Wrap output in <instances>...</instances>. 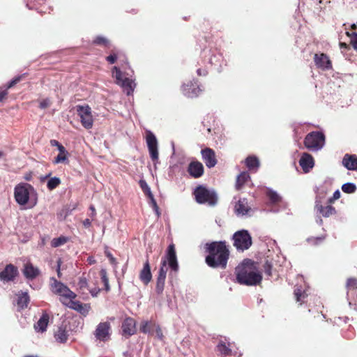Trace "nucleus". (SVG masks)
Listing matches in <instances>:
<instances>
[{
  "label": "nucleus",
  "instance_id": "17",
  "mask_svg": "<svg viewBox=\"0 0 357 357\" xmlns=\"http://www.w3.org/2000/svg\"><path fill=\"white\" fill-rule=\"evenodd\" d=\"M18 274L16 266L10 264L0 273V280L4 282L13 281Z\"/></svg>",
  "mask_w": 357,
  "mask_h": 357
},
{
  "label": "nucleus",
  "instance_id": "52",
  "mask_svg": "<svg viewBox=\"0 0 357 357\" xmlns=\"http://www.w3.org/2000/svg\"><path fill=\"white\" fill-rule=\"evenodd\" d=\"M154 329L155 331L156 336L158 337V338L161 340H163L164 335H163L162 329L160 327V326L155 324V326Z\"/></svg>",
  "mask_w": 357,
  "mask_h": 357
},
{
  "label": "nucleus",
  "instance_id": "44",
  "mask_svg": "<svg viewBox=\"0 0 357 357\" xmlns=\"http://www.w3.org/2000/svg\"><path fill=\"white\" fill-rule=\"evenodd\" d=\"M100 275L101 277L102 282H103L104 286H105V288H104L105 290L106 291H109L110 289V287H109V279L107 277V273L106 270L102 269L100 271Z\"/></svg>",
  "mask_w": 357,
  "mask_h": 357
},
{
  "label": "nucleus",
  "instance_id": "32",
  "mask_svg": "<svg viewBox=\"0 0 357 357\" xmlns=\"http://www.w3.org/2000/svg\"><path fill=\"white\" fill-rule=\"evenodd\" d=\"M51 173L46 175L43 180L50 178L47 183V188L49 190H53L56 188L61 183V179L59 177H50Z\"/></svg>",
  "mask_w": 357,
  "mask_h": 357
},
{
  "label": "nucleus",
  "instance_id": "23",
  "mask_svg": "<svg viewBox=\"0 0 357 357\" xmlns=\"http://www.w3.org/2000/svg\"><path fill=\"white\" fill-rule=\"evenodd\" d=\"M105 59L110 64L115 63L118 59L125 63H128V59L124 53L116 48L111 50L109 55Z\"/></svg>",
  "mask_w": 357,
  "mask_h": 357
},
{
  "label": "nucleus",
  "instance_id": "35",
  "mask_svg": "<svg viewBox=\"0 0 357 357\" xmlns=\"http://www.w3.org/2000/svg\"><path fill=\"white\" fill-rule=\"evenodd\" d=\"M266 195L269 202L273 204H278L282 202V197L274 190L268 189Z\"/></svg>",
  "mask_w": 357,
  "mask_h": 357
},
{
  "label": "nucleus",
  "instance_id": "3",
  "mask_svg": "<svg viewBox=\"0 0 357 357\" xmlns=\"http://www.w3.org/2000/svg\"><path fill=\"white\" fill-rule=\"evenodd\" d=\"M14 198L19 205L30 204L29 208H32L37 204L38 195L31 184L20 183L14 188Z\"/></svg>",
  "mask_w": 357,
  "mask_h": 357
},
{
  "label": "nucleus",
  "instance_id": "6",
  "mask_svg": "<svg viewBox=\"0 0 357 357\" xmlns=\"http://www.w3.org/2000/svg\"><path fill=\"white\" fill-rule=\"evenodd\" d=\"M303 143L308 150H320L325 144V135L319 131L310 132L305 136Z\"/></svg>",
  "mask_w": 357,
  "mask_h": 357
},
{
  "label": "nucleus",
  "instance_id": "64",
  "mask_svg": "<svg viewBox=\"0 0 357 357\" xmlns=\"http://www.w3.org/2000/svg\"><path fill=\"white\" fill-rule=\"evenodd\" d=\"M107 256L109 257L111 261L113 262L115 261V259L112 257V255L110 253L107 254Z\"/></svg>",
  "mask_w": 357,
  "mask_h": 357
},
{
  "label": "nucleus",
  "instance_id": "24",
  "mask_svg": "<svg viewBox=\"0 0 357 357\" xmlns=\"http://www.w3.org/2000/svg\"><path fill=\"white\" fill-rule=\"evenodd\" d=\"M314 208L324 218H328L336 213L335 207L332 206L331 205L324 206L321 204L320 201H316Z\"/></svg>",
  "mask_w": 357,
  "mask_h": 357
},
{
  "label": "nucleus",
  "instance_id": "19",
  "mask_svg": "<svg viewBox=\"0 0 357 357\" xmlns=\"http://www.w3.org/2000/svg\"><path fill=\"white\" fill-rule=\"evenodd\" d=\"M111 326L109 322L100 323L96 329L95 336L98 340L105 341L109 336Z\"/></svg>",
  "mask_w": 357,
  "mask_h": 357
},
{
  "label": "nucleus",
  "instance_id": "5",
  "mask_svg": "<svg viewBox=\"0 0 357 357\" xmlns=\"http://www.w3.org/2000/svg\"><path fill=\"white\" fill-rule=\"evenodd\" d=\"M50 288L52 293L60 296V301L62 303L63 301L77 297V294L71 291L67 285L54 277L50 278Z\"/></svg>",
  "mask_w": 357,
  "mask_h": 357
},
{
  "label": "nucleus",
  "instance_id": "57",
  "mask_svg": "<svg viewBox=\"0 0 357 357\" xmlns=\"http://www.w3.org/2000/svg\"><path fill=\"white\" fill-rule=\"evenodd\" d=\"M83 225H84L86 228L89 227L91 225V220H90V219H89V218L85 219V220L83 221Z\"/></svg>",
  "mask_w": 357,
  "mask_h": 357
},
{
  "label": "nucleus",
  "instance_id": "50",
  "mask_svg": "<svg viewBox=\"0 0 357 357\" xmlns=\"http://www.w3.org/2000/svg\"><path fill=\"white\" fill-rule=\"evenodd\" d=\"M264 267V273L268 275V276H271L272 275V273H271V270H272V264L271 262L266 261L265 262V264H264L263 266Z\"/></svg>",
  "mask_w": 357,
  "mask_h": 357
},
{
  "label": "nucleus",
  "instance_id": "1",
  "mask_svg": "<svg viewBox=\"0 0 357 357\" xmlns=\"http://www.w3.org/2000/svg\"><path fill=\"white\" fill-rule=\"evenodd\" d=\"M206 251L208 255L206 257V264L213 268L227 267L229 257V250L225 241H213L206 245Z\"/></svg>",
  "mask_w": 357,
  "mask_h": 357
},
{
  "label": "nucleus",
  "instance_id": "20",
  "mask_svg": "<svg viewBox=\"0 0 357 357\" xmlns=\"http://www.w3.org/2000/svg\"><path fill=\"white\" fill-rule=\"evenodd\" d=\"M188 172L192 178H199L204 174V166L199 161H192L188 167Z\"/></svg>",
  "mask_w": 357,
  "mask_h": 357
},
{
  "label": "nucleus",
  "instance_id": "37",
  "mask_svg": "<svg viewBox=\"0 0 357 357\" xmlns=\"http://www.w3.org/2000/svg\"><path fill=\"white\" fill-rule=\"evenodd\" d=\"M92 43L93 45H99V46H101L103 47H109V46H110L109 40L107 38L102 36H96L93 39Z\"/></svg>",
  "mask_w": 357,
  "mask_h": 357
},
{
  "label": "nucleus",
  "instance_id": "54",
  "mask_svg": "<svg viewBox=\"0 0 357 357\" xmlns=\"http://www.w3.org/2000/svg\"><path fill=\"white\" fill-rule=\"evenodd\" d=\"M148 197L151 199L153 207L155 208L157 213L159 214L158 213V206L155 199H154L153 194L151 193V195H149Z\"/></svg>",
  "mask_w": 357,
  "mask_h": 357
},
{
  "label": "nucleus",
  "instance_id": "31",
  "mask_svg": "<svg viewBox=\"0 0 357 357\" xmlns=\"http://www.w3.org/2000/svg\"><path fill=\"white\" fill-rule=\"evenodd\" d=\"M54 337L58 342L66 343L68 337V331L63 327H59L54 333Z\"/></svg>",
  "mask_w": 357,
  "mask_h": 357
},
{
  "label": "nucleus",
  "instance_id": "61",
  "mask_svg": "<svg viewBox=\"0 0 357 357\" xmlns=\"http://www.w3.org/2000/svg\"><path fill=\"white\" fill-rule=\"evenodd\" d=\"M89 209L91 211V217H94L96 214L95 207L93 205H91Z\"/></svg>",
  "mask_w": 357,
  "mask_h": 357
},
{
  "label": "nucleus",
  "instance_id": "2",
  "mask_svg": "<svg viewBox=\"0 0 357 357\" xmlns=\"http://www.w3.org/2000/svg\"><path fill=\"white\" fill-rule=\"evenodd\" d=\"M236 280L241 284L252 286L261 282L262 276L258 271L256 263L250 259H245L235 270Z\"/></svg>",
  "mask_w": 357,
  "mask_h": 357
},
{
  "label": "nucleus",
  "instance_id": "30",
  "mask_svg": "<svg viewBox=\"0 0 357 357\" xmlns=\"http://www.w3.org/2000/svg\"><path fill=\"white\" fill-rule=\"evenodd\" d=\"M17 298V305L18 310L21 311L27 307L28 304L30 301L29 296L26 292H21L18 294Z\"/></svg>",
  "mask_w": 357,
  "mask_h": 357
},
{
  "label": "nucleus",
  "instance_id": "51",
  "mask_svg": "<svg viewBox=\"0 0 357 357\" xmlns=\"http://www.w3.org/2000/svg\"><path fill=\"white\" fill-rule=\"evenodd\" d=\"M51 105V101L49 98H45L40 100V109H46L49 107Z\"/></svg>",
  "mask_w": 357,
  "mask_h": 357
},
{
  "label": "nucleus",
  "instance_id": "40",
  "mask_svg": "<svg viewBox=\"0 0 357 357\" xmlns=\"http://www.w3.org/2000/svg\"><path fill=\"white\" fill-rule=\"evenodd\" d=\"M119 85L121 86L122 87L128 90L127 94L129 95L131 92L133 91V82L131 79L125 77L123 80L119 84Z\"/></svg>",
  "mask_w": 357,
  "mask_h": 357
},
{
  "label": "nucleus",
  "instance_id": "55",
  "mask_svg": "<svg viewBox=\"0 0 357 357\" xmlns=\"http://www.w3.org/2000/svg\"><path fill=\"white\" fill-rule=\"evenodd\" d=\"M57 265H56V273H57V275L59 278H61V264H62V261L61 259H59L57 260V262H56Z\"/></svg>",
  "mask_w": 357,
  "mask_h": 357
},
{
  "label": "nucleus",
  "instance_id": "36",
  "mask_svg": "<svg viewBox=\"0 0 357 357\" xmlns=\"http://www.w3.org/2000/svg\"><path fill=\"white\" fill-rule=\"evenodd\" d=\"M155 326V324L149 321H143L141 324L139 331L143 333L151 334L153 331Z\"/></svg>",
  "mask_w": 357,
  "mask_h": 357
},
{
  "label": "nucleus",
  "instance_id": "42",
  "mask_svg": "<svg viewBox=\"0 0 357 357\" xmlns=\"http://www.w3.org/2000/svg\"><path fill=\"white\" fill-rule=\"evenodd\" d=\"M112 74L113 77H115L116 80V83L119 84L120 82H121L123 79L125 78L123 76V73L121 71L119 68L116 66H114L112 68Z\"/></svg>",
  "mask_w": 357,
  "mask_h": 357
},
{
  "label": "nucleus",
  "instance_id": "12",
  "mask_svg": "<svg viewBox=\"0 0 357 357\" xmlns=\"http://www.w3.org/2000/svg\"><path fill=\"white\" fill-rule=\"evenodd\" d=\"M181 90L184 96L191 98L198 96L201 91L198 81L195 79L184 83L181 86Z\"/></svg>",
  "mask_w": 357,
  "mask_h": 357
},
{
  "label": "nucleus",
  "instance_id": "56",
  "mask_svg": "<svg viewBox=\"0 0 357 357\" xmlns=\"http://www.w3.org/2000/svg\"><path fill=\"white\" fill-rule=\"evenodd\" d=\"M197 73L199 76H206L208 74V71L206 69L199 68L197 70Z\"/></svg>",
  "mask_w": 357,
  "mask_h": 357
},
{
  "label": "nucleus",
  "instance_id": "4",
  "mask_svg": "<svg viewBox=\"0 0 357 357\" xmlns=\"http://www.w3.org/2000/svg\"><path fill=\"white\" fill-rule=\"evenodd\" d=\"M167 264H169V268L173 271H178V264L176 258L175 245L174 243H171L167 248L166 256L165 259L162 260V266L159 270L158 276L166 278L167 271V268H166Z\"/></svg>",
  "mask_w": 357,
  "mask_h": 357
},
{
  "label": "nucleus",
  "instance_id": "22",
  "mask_svg": "<svg viewBox=\"0 0 357 357\" xmlns=\"http://www.w3.org/2000/svg\"><path fill=\"white\" fill-rule=\"evenodd\" d=\"M28 76V73H25L22 75L15 77L10 82H9L4 90L0 91V102L3 101L8 96V89L14 87L22 80L24 79Z\"/></svg>",
  "mask_w": 357,
  "mask_h": 357
},
{
  "label": "nucleus",
  "instance_id": "49",
  "mask_svg": "<svg viewBox=\"0 0 357 357\" xmlns=\"http://www.w3.org/2000/svg\"><path fill=\"white\" fill-rule=\"evenodd\" d=\"M139 185H140V187L142 188V190L144 191V192L147 195H151V189L148 186L147 183H146L145 181H143V180H141L139 181Z\"/></svg>",
  "mask_w": 357,
  "mask_h": 357
},
{
  "label": "nucleus",
  "instance_id": "38",
  "mask_svg": "<svg viewBox=\"0 0 357 357\" xmlns=\"http://www.w3.org/2000/svg\"><path fill=\"white\" fill-rule=\"evenodd\" d=\"M245 165L249 169H257L259 166V161L255 156H248L245 159Z\"/></svg>",
  "mask_w": 357,
  "mask_h": 357
},
{
  "label": "nucleus",
  "instance_id": "29",
  "mask_svg": "<svg viewBox=\"0 0 357 357\" xmlns=\"http://www.w3.org/2000/svg\"><path fill=\"white\" fill-rule=\"evenodd\" d=\"M251 208L248 206L245 199H239L235 205V211L238 215H248Z\"/></svg>",
  "mask_w": 357,
  "mask_h": 357
},
{
  "label": "nucleus",
  "instance_id": "16",
  "mask_svg": "<svg viewBox=\"0 0 357 357\" xmlns=\"http://www.w3.org/2000/svg\"><path fill=\"white\" fill-rule=\"evenodd\" d=\"M202 159L208 168H212L217 164L215 151L211 148H205L201 151Z\"/></svg>",
  "mask_w": 357,
  "mask_h": 357
},
{
  "label": "nucleus",
  "instance_id": "33",
  "mask_svg": "<svg viewBox=\"0 0 357 357\" xmlns=\"http://www.w3.org/2000/svg\"><path fill=\"white\" fill-rule=\"evenodd\" d=\"M229 343L227 345L224 341L220 340L216 347L217 351L220 353L221 356H229L231 354V349L229 348Z\"/></svg>",
  "mask_w": 357,
  "mask_h": 357
},
{
  "label": "nucleus",
  "instance_id": "34",
  "mask_svg": "<svg viewBox=\"0 0 357 357\" xmlns=\"http://www.w3.org/2000/svg\"><path fill=\"white\" fill-rule=\"evenodd\" d=\"M250 178V174L247 172H241L236 178V188L241 190L245 183Z\"/></svg>",
  "mask_w": 357,
  "mask_h": 357
},
{
  "label": "nucleus",
  "instance_id": "14",
  "mask_svg": "<svg viewBox=\"0 0 357 357\" xmlns=\"http://www.w3.org/2000/svg\"><path fill=\"white\" fill-rule=\"evenodd\" d=\"M77 288L82 294H84L86 291H89L92 296H96L100 291V289L98 287H89L88 278L86 277L85 273H83L82 276L79 278Z\"/></svg>",
  "mask_w": 357,
  "mask_h": 357
},
{
  "label": "nucleus",
  "instance_id": "15",
  "mask_svg": "<svg viewBox=\"0 0 357 357\" xmlns=\"http://www.w3.org/2000/svg\"><path fill=\"white\" fill-rule=\"evenodd\" d=\"M122 335L126 337H129L136 333V321L132 317L126 318L121 326Z\"/></svg>",
  "mask_w": 357,
  "mask_h": 357
},
{
  "label": "nucleus",
  "instance_id": "59",
  "mask_svg": "<svg viewBox=\"0 0 357 357\" xmlns=\"http://www.w3.org/2000/svg\"><path fill=\"white\" fill-rule=\"evenodd\" d=\"M50 144L52 146H56L58 147L61 144L56 139H51L50 140Z\"/></svg>",
  "mask_w": 357,
  "mask_h": 357
},
{
  "label": "nucleus",
  "instance_id": "25",
  "mask_svg": "<svg viewBox=\"0 0 357 357\" xmlns=\"http://www.w3.org/2000/svg\"><path fill=\"white\" fill-rule=\"evenodd\" d=\"M342 165L348 170L357 169V155L347 153L344 155L342 161Z\"/></svg>",
  "mask_w": 357,
  "mask_h": 357
},
{
  "label": "nucleus",
  "instance_id": "26",
  "mask_svg": "<svg viewBox=\"0 0 357 357\" xmlns=\"http://www.w3.org/2000/svg\"><path fill=\"white\" fill-rule=\"evenodd\" d=\"M139 279L145 285H147L152 279L151 266L148 259L144 263V267L139 273Z\"/></svg>",
  "mask_w": 357,
  "mask_h": 357
},
{
  "label": "nucleus",
  "instance_id": "11",
  "mask_svg": "<svg viewBox=\"0 0 357 357\" xmlns=\"http://www.w3.org/2000/svg\"><path fill=\"white\" fill-rule=\"evenodd\" d=\"M75 298H70L68 301H63V304L68 307L73 309L83 316H86L91 309L90 304L82 303L80 301H75Z\"/></svg>",
  "mask_w": 357,
  "mask_h": 357
},
{
  "label": "nucleus",
  "instance_id": "41",
  "mask_svg": "<svg viewBox=\"0 0 357 357\" xmlns=\"http://www.w3.org/2000/svg\"><path fill=\"white\" fill-rule=\"evenodd\" d=\"M166 278L158 276L155 286V291L158 294H161L164 290L165 282Z\"/></svg>",
  "mask_w": 357,
  "mask_h": 357
},
{
  "label": "nucleus",
  "instance_id": "9",
  "mask_svg": "<svg viewBox=\"0 0 357 357\" xmlns=\"http://www.w3.org/2000/svg\"><path fill=\"white\" fill-rule=\"evenodd\" d=\"M76 110L80 118L82 126L86 129H91L93 125V119L91 114V109L89 105H77Z\"/></svg>",
  "mask_w": 357,
  "mask_h": 357
},
{
  "label": "nucleus",
  "instance_id": "7",
  "mask_svg": "<svg viewBox=\"0 0 357 357\" xmlns=\"http://www.w3.org/2000/svg\"><path fill=\"white\" fill-rule=\"evenodd\" d=\"M233 245L237 250L244 251L248 250L252 244V240L248 231L242 229L236 231L232 237Z\"/></svg>",
  "mask_w": 357,
  "mask_h": 357
},
{
  "label": "nucleus",
  "instance_id": "39",
  "mask_svg": "<svg viewBox=\"0 0 357 357\" xmlns=\"http://www.w3.org/2000/svg\"><path fill=\"white\" fill-rule=\"evenodd\" d=\"M68 241L69 238L64 236H61L58 238H54L51 241V246L52 248H58L66 244L67 242H68Z\"/></svg>",
  "mask_w": 357,
  "mask_h": 357
},
{
  "label": "nucleus",
  "instance_id": "10",
  "mask_svg": "<svg viewBox=\"0 0 357 357\" xmlns=\"http://www.w3.org/2000/svg\"><path fill=\"white\" fill-rule=\"evenodd\" d=\"M347 296L350 305H354L357 310V279L349 278L346 282Z\"/></svg>",
  "mask_w": 357,
  "mask_h": 357
},
{
  "label": "nucleus",
  "instance_id": "28",
  "mask_svg": "<svg viewBox=\"0 0 357 357\" xmlns=\"http://www.w3.org/2000/svg\"><path fill=\"white\" fill-rule=\"evenodd\" d=\"M50 316L47 313L43 312L39 320L34 324V328L37 332L43 333L46 331L49 324Z\"/></svg>",
  "mask_w": 357,
  "mask_h": 357
},
{
  "label": "nucleus",
  "instance_id": "63",
  "mask_svg": "<svg viewBox=\"0 0 357 357\" xmlns=\"http://www.w3.org/2000/svg\"><path fill=\"white\" fill-rule=\"evenodd\" d=\"M335 201V199H333V197H331L328 199L327 204H328V205H331Z\"/></svg>",
  "mask_w": 357,
  "mask_h": 357
},
{
  "label": "nucleus",
  "instance_id": "62",
  "mask_svg": "<svg viewBox=\"0 0 357 357\" xmlns=\"http://www.w3.org/2000/svg\"><path fill=\"white\" fill-rule=\"evenodd\" d=\"M340 48L348 49L349 45H347L346 43L340 42Z\"/></svg>",
  "mask_w": 357,
  "mask_h": 357
},
{
  "label": "nucleus",
  "instance_id": "27",
  "mask_svg": "<svg viewBox=\"0 0 357 357\" xmlns=\"http://www.w3.org/2000/svg\"><path fill=\"white\" fill-rule=\"evenodd\" d=\"M23 274L26 278L33 280L40 275V270L34 267L31 263H27L24 265Z\"/></svg>",
  "mask_w": 357,
  "mask_h": 357
},
{
  "label": "nucleus",
  "instance_id": "48",
  "mask_svg": "<svg viewBox=\"0 0 357 357\" xmlns=\"http://www.w3.org/2000/svg\"><path fill=\"white\" fill-rule=\"evenodd\" d=\"M324 238H325V236L310 237V238H308L307 239V241L310 244L317 245H319V243H321V242H323Z\"/></svg>",
  "mask_w": 357,
  "mask_h": 357
},
{
  "label": "nucleus",
  "instance_id": "46",
  "mask_svg": "<svg viewBox=\"0 0 357 357\" xmlns=\"http://www.w3.org/2000/svg\"><path fill=\"white\" fill-rule=\"evenodd\" d=\"M68 151H66V153H62V152L59 153L58 154V155L56 158H54V159L53 160V163L59 164V163H63L66 162H68Z\"/></svg>",
  "mask_w": 357,
  "mask_h": 357
},
{
  "label": "nucleus",
  "instance_id": "13",
  "mask_svg": "<svg viewBox=\"0 0 357 357\" xmlns=\"http://www.w3.org/2000/svg\"><path fill=\"white\" fill-rule=\"evenodd\" d=\"M146 144L153 161L158 160V141L154 134L151 131L146 132Z\"/></svg>",
  "mask_w": 357,
  "mask_h": 357
},
{
  "label": "nucleus",
  "instance_id": "21",
  "mask_svg": "<svg viewBox=\"0 0 357 357\" xmlns=\"http://www.w3.org/2000/svg\"><path fill=\"white\" fill-rule=\"evenodd\" d=\"M299 165L305 173L312 169L314 165L313 157L308 153H303L299 160Z\"/></svg>",
  "mask_w": 357,
  "mask_h": 357
},
{
  "label": "nucleus",
  "instance_id": "47",
  "mask_svg": "<svg viewBox=\"0 0 357 357\" xmlns=\"http://www.w3.org/2000/svg\"><path fill=\"white\" fill-rule=\"evenodd\" d=\"M355 330L353 326H349L348 329L344 332L343 337L347 340H352L355 337Z\"/></svg>",
  "mask_w": 357,
  "mask_h": 357
},
{
  "label": "nucleus",
  "instance_id": "53",
  "mask_svg": "<svg viewBox=\"0 0 357 357\" xmlns=\"http://www.w3.org/2000/svg\"><path fill=\"white\" fill-rule=\"evenodd\" d=\"M353 38L351 40L350 43L354 50H357V33L352 32Z\"/></svg>",
  "mask_w": 357,
  "mask_h": 357
},
{
  "label": "nucleus",
  "instance_id": "18",
  "mask_svg": "<svg viewBox=\"0 0 357 357\" xmlns=\"http://www.w3.org/2000/svg\"><path fill=\"white\" fill-rule=\"evenodd\" d=\"M314 61L318 68H321L324 70L332 68L331 61L324 53L315 54L314 56Z\"/></svg>",
  "mask_w": 357,
  "mask_h": 357
},
{
  "label": "nucleus",
  "instance_id": "45",
  "mask_svg": "<svg viewBox=\"0 0 357 357\" xmlns=\"http://www.w3.org/2000/svg\"><path fill=\"white\" fill-rule=\"evenodd\" d=\"M356 186L352 183H347L342 185V190L344 192L347 194L354 193L356 190Z\"/></svg>",
  "mask_w": 357,
  "mask_h": 357
},
{
  "label": "nucleus",
  "instance_id": "60",
  "mask_svg": "<svg viewBox=\"0 0 357 357\" xmlns=\"http://www.w3.org/2000/svg\"><path fill=\"white\" fill-rule=\"evenodd\" d=\"M57 148H58L59 153L62 152V153H65L67 151L66 150L65 147L61 144Z\"/></svg>",
  "mask_w": 357,
  "mask_h": 357
},
{
  "label": "nucleus",
  "instance_id": "43",
  "mask_svg": "<svg viewBox=\"0 0 357 357\" xmlns=\"http://www.w3.org/2000/svg\"><path fill=\"white\" fill-rule=\"evenodd\" d=\"M294 294L296 301L300 302L301 303L304 302V300L307 296V294L305 293V291L299 288L295 289Z\"/></svg>",
  "mask_w": 357,
  "mask_h": 357
},
{
  "label": "nucleus",
  "instance_id": "8",
  "mask_svg": "<svg viewBox=\"0 0 357 357\" xmlns=\"http://www.w3.org/2000/svg\"><path fill=\"white\" fill-rule=\"evenodd\" d=\"M195 200L199 204H208L213 206L217 202V197L215 192L208 190L206 188L199 185L195 191Z\"/></svg>",
  "mask_w": 357,
  "mask_h": 357
},
{
  "label": "nucleus",
  "instance_id": "58",
  "mask_svg": "<svg viewBox=\"0 0 357 357\" xmlns=\"http://www.w3.org/2000/svg\"><path fill=\"white\" fill-rule=\"evenodd\" d=\"M340 197V192L339 190H337L333 195V199H338Z\"/></svg>",
  "mask_w": 357,
  "mask_h": 357
}]
</instances>
